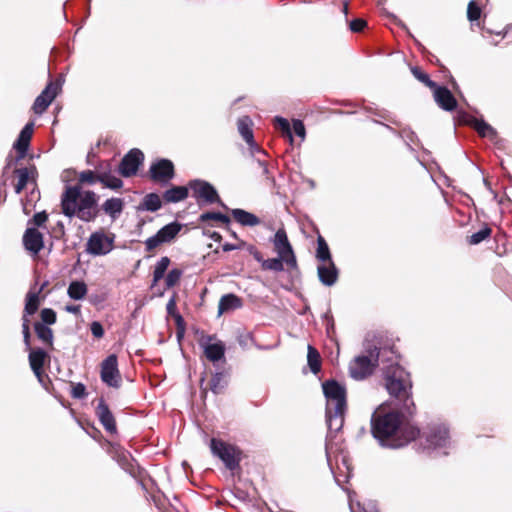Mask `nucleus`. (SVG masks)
Returning a JSON list of instances; mask_svg holds the SVG:
<instances>
[{"label":"nucleus","mask_w":512,"mask_h":512,"mask_svg":"<svg viewBox=\"0 0 512 512\" xmlns=\"http://www.w3.org/2000/svg\"><path fill=\"white\" fill-rule=\"evenodd\" d=\"M188 194V186H173L163 193V199L166 203H178L185 200Z\"/></svg>","instance_id":"obj_23"},{"label":"nucleus","mask_w":512,"mask_h":512,"mask_svg":"<svg viewBox=\"0 0 512 512\" xmlns=\"http://www.w3.org/2000/svg\"><path fill=\"white\" fill-rule=\"evenodd\" d=\"M285 258L278 256L277 258H270L263 261V270L274 272H282L284 270Z\"/></svg>","instance_id":"obj_40"},{"label":"nucleus","mask_w":512,"mask_h":512,"mask_svg":"<svg viewBox=\"0 0 512 512\" xmlns=\"http://www.w3.org/2000/svg\"><path fill=\"white\" fill-rule=\"evenodd\" d=\"M464 122L473 126L481 137H488L490 139H493L497 135L496 130L483 119L469 117V119H465Z\"/></svg>","instance_id":"obj_21"},{"label":"nucleus","mask_w":512,"mask_h":512,"mask_svg":"<svg viewBox=\"0 0 512 512\" xmlns=\"http://www.w3.org/2000/svg\"><path fill=\"white\" fill-rule=\"evenodd\" d=\"M200 222L204 223L209 220H216L220 221L224 224H228L230 222V219L227 215L222 214L220 212H205L200 215L199 217Z\"/></svg>","instance_id":"obj_44"},{"label":"nucleus","mask_w":512,"mask_h":512,"mask_svg":"<svg viewBox=\"0 0 512 512\" xmlns=\"http://www.w3.org/2000/svg\"><path fill=\"white\" fill-rule=\"evenodd\" d=\"M227 386L226 376L223 372H216L212 375L210 380V390L214 394L221 393Z\"/></svg>","instance_id":"obj_35"},{"label":"nucleus","mask_w":512,"mask_h":512,"mask_svg":"<svg viewBox=\"0 0 512 512\" xmlns=\"http://www.w3.org/2000/svg\"><path fill=\"white\" fill-rule=\"evenodd\" d=\"M377 116H379L380 118H382L386 121H389L392 124L398 125V122L394 118H392L391 115L387 114L386 112H379V113H377Z\"/></svg>","instance_id":"obj_60"},{"label":"nucleus","mask_w":512,"mask_h":512,"mask_svg":"<svg viewBox=\"0 0 512 512\" xmlns=\"http://www.w3.org/2000/svg\"><path fill=\"white\" fill-rule=\"evenodd\" d=\"M431 90L433 91L435 102L441 109L451 112L457 108V100L447 87L439 86L436 83V87H433Z\"/></svg>","instance_id":"obj_15"},{"label":"nucleus","mask_w":512,"mask_h":512,"mask_svg":"<svg viewBox=\"0 0 512 512\" xmlns=\"http://www.w3.org/2000/svg\"><path fill=\"white\" fill-rule=\"evenodd\" d=\"M95 413L98 420L108 433H116L117 427L114 415L103 398L99 400Z\"/></svg>","instance_id":"obj_16"},{"label":"nucleus","mask_w":512,"mask_h":512,"mask_svg":"<svg viewBox=\"0 0 512 512\" xmlns=\"http://www.w3.org/2000/svg\"><path fill=\"white\" fill-rule=\"evenodd\" d=\"M40 304L39 292H28L26 295L24 312L27 315H33L38 310Z\"/></svg>","instance_id":"obj_37"},{"label":"nucleus","mask_w":512,"mask_h":512,"mask_svg":"<svg viewBox=\"0 0 512 512\" xmlns=\"http://www.w3.org/2000/svg\"><path fill=\"white\" fill-rule=\"evenodd\" d=\"M87 395L86 387L83 383H76L72 386L71 396L75 399H83Z\"/></svg>","instance_id":"obj_51"},{"label":"nucleus","mask_w":512,"mask_h":512,"mask_svg":"<svg viewBox=\"0 0 512 512\" xmlns=\"http://www.w3.org/2000/svg\"><path fill=\"white\" fill-rule=\"evenodd\" d=\"M307 363L313 374H317L321 369V357L316 348L308 345Z\"/></svg>","instance_id":"obj_32"},{"label":"nucleus","mask_w":512,"mask_h":512,"mask_svg":"<svg viewBox=\"0 0 512 512\" xmlns=\"http://www.w3.org/2000/svg\"><path fill=\"white\" fill-rule=\"evenodd\" d=\"M116 459L119 465L125 470H127L128 467L131 465V456L128 452L124 450L117 451Z\"/></svg>","instance_id":"obj_49"},{"label":"nucleus","mask_w":512,"mask_h":512,"mask_svg":"<svg viewBox=\"0 0 512 512\" xmlns=\"http://www.w3.org/2000/svg\"><path fill=\"white\" fill-rule=\"evenodd\" d=\"M242 306L241 299L235 294H225L220 298L218 304V313L222 314L229 310H234Z\"/></svg>","instance_id":"obj_27"},{"label":"nucleus","mask_w":512,"mask_h":512,"mask_svg":"<svg viewBox=\"0 0 512 512\" xmlns=\"http://www.w3.org/2000/svg\"><path fill=\"white\" fill-rule=\"evenodd\" d=\"M98 199L94 191H82L80 185L67 186L61 196L62 213L68 218L92 222L99 214Z\"/></svg>","instance_id":"obj_3"},{"label":"nucleus","mask_w":512,"mask_h":512,"mask_svg":"<svg viewBox=\"0 0 512 512\" xmlns=\"http://www.w3.org/2000/svg\"><path fill=\"white\" fill-rule=\"evenodd\" d=\"M78 180L80 184H89L93 185L96 182H99L96 172L93 170H84L79 173Z\"/></svg>","instance_id":"obj_45"},{"label":"nucleus","mask_w":512,"mask_h":512,"mask_svg":"<svg viewBox=\"0 0 512 512\" xmlns=\"http://www.w3.org/2000/svg\"><path fill=\"white\" fill-rule=\"evenodd\" d=\"M425 448L440 455H447L451 446L448 428L445 425L430 426L425 432Z\"/></svg>","instance_id":"obj_5"},{"label":"nucleus","mask_w":512,"mask_h":512,"mask_svg":"<svg viewBox=\"0 0 512 512\" xmlns=\"http://www.w3.org/2000/svg\"><path fill=\"white\" fill-rule=\"evenodd\" d=\"M34 330H35V333L37 335V337L44 343V344H47L49 346H52L53 344V331L51 328H49L48 326L40 323V322H36L34 324Z\"/></svg>","instance_id":"obj_33"},{"label":"nucleus","mask_w":512,"mask_h":512,"mask_svg":"<svg viewBox=\"0 0 512 512\" xmlns=\"http://www.w3.org/2000/svg\"><path fill=\"white\" fill-rule=\"evenodd\" d=\"M90 330L95 338H102L104 335V328L98 321H93L90 325Z\"/></svg>","instance_id":"obj_54"},{"label":"nucleus","mask_w":512,"mask_h":512,"mask_svg":"<svg viewBox=\"0 0 512 512\" xmlns=\"http://www.w3.org/2000/svg\"><path fill=\"white\" fill-rule=\"evenodd\" d=\"M256 163L259 166V168L261 169V174L263 176H265L268 180H273V176L270 173V170H269V167H268L266 161L261 158H257Z\"/></svg>","instance_id":"obj_55"},{"label":"nucleus","mask_w":512,"mask_h":512,"mask_svg":"<svg viewBox=\"0 0 512 512\" xmlns=\"http://www.w3.org/2000/svg\"><path fill=\"white\" fill-rule=\"evenodd\" d=\"M467 17L471 22L477 21L481 17V8L474 0L468 4Z\"/></svg>","instance_id":"obj_46"},{"label":"nucleus","mask_w":512,"mask_h":512,"mask_svg":"<svg viewBox=\"0 0 512 512\" xmlns=\"http://www.w3.org/2000/svg\"><path fill=\"white\" fill-rule=\"evenodd\" d=\"M181 275L182 272L179 269L170 270L165 278L166 286L168 288L175 286L179 282Z\"/></svg>","instance_id":"obj_47"},{"label":"nucleus","mask_w":512,"mask_h":512,"mask_svg":"<svg viewBox=\"0 0 512 512\" xmlns=\"http://www.w3.org/2000/svg\"><path fill=\"white\" fill-rule=\"evenodd\" d=\"M323 394L326 399V410H346L347 393L344 385L334 379L322 383Z\"/></svg>","instance_id":"obj_4"},{"label":"nucleus","mask_w":512,"mask_h":512,"mask_svg":"<svg viewBox=\"0 0 512 512\" xmlns=\"http://www.w3.org/2000/svg\"><path fill=\"white\" fill-rule=\"evenodd\" d=\"M253 257L254 259L261 264V268L263 267V261H265L266 259L263 258L262 254L258 251H256L255 253H253Z\"/></svg>","instance_id":"obj_63"},{"label":"nucleus","mask_w":512,"mask_h":512,"mask_svg":"<svg viewBox=\"0 0 512 512\" xmlns=\"http://www.w3.org/2000/svg\"><path fill=\"white\" fill-rule=\"evenodd\" d=\"M397 359L398 354L393 347H378L366 340L364 352L355 356L349 363V375L354 380L362 381L373 374L380 361L391 363L385 368V372L391 366L399 365L396 362Z\"/></svg>","instance_id":"obj_2"},{"label":"nucleus","mask_w":512,"mask_h":512,"mask_svg":"<svg viewBox=\"0 0 512 512\" xmlns=\"http://www.w3.org/2000/svg\"><path fill=\"white\" fill-rule=\"evenodd\" d=\"M29 146H30L29 141L17 138V140L15 141V143L13 145V148L16 150L17 156L15 159H13L11 157L7 158V164H6V167L4 168V171L8 167H10L14 162H18L19 160L23 159L27 154Z\"/></svg>","instance_id":"obj_29"},{"label":"nucleus","mask_w":512,"mask_h":512,"mask_svg":"<svg viewBox=\"0 0 512 512\" xmlns=\"http://www.w3.org/2000/svg\"><path fill=\"white\" fill-rule=\"evenodd\" d=\"M272 242L278 256L285 258L287 266L292 269L297 268V260L293 248L288 240L287 233L283 228L277 230Z\"/></svg>","instance_id":"obj_9"},{"label":"nucleus","mask_w":512,"mask_h":512,"mask_svg":"<svg viewBox=\"0 0 512 512\" xmlns=\"http://www.w3.org/2000/svg\"><path fill=\"white\" fill-rule=\"evenodd\" d=\"M411 73L413 76L419 80L421 83H423L425 86L432 89L433 87H436V82L432 81L429 77V75L425 72H423L419 67H411Z\"/></svg>","instance_id":"obj_42"},{"label":"nucleus","mask_w":512,"mask_h":512,"mask_svg":"<svg viewBox=\"0 0 512 512\" xmlns=\"http://www.w3.org/2000/svg\"><path fill=\"white\" fill-rule=\"evenodd\" d=\"M275 127L279 131H281L283 137H286L289 142L292 144L294 141L292 129L290 126L289 121L286 118H283L281 116H276L274 119Z\"/></svg>","instance_id":"obj_36"},{"label":"nucleus","mask_w":512,"mask_h":512,"mask_svg":"<svg viewBox=\"0 0 512 512\" xmlns=\"http://www.w3.org/2000/svg\"><path fill=\"white\" fill-rule=\"evenodd\" d=\"M188 187L192 190L194 198L202 199L209 204L219 203L221 206L226 208V206L221 202L216 189L209 182L194 179L189 181Z\"/></svg>","instance_id":"obj_10"},{"label":"nucleus","mask_w":512,"mask_h":512,"mask_svg":"<svg viewBox=\"0 0 512 512\" xmlns=\"http://www.w3.org/2000/svg\"><path fill=\"white\" fill-rule=\"evenodd\" d=\"M316 258L322 264H325L326 262L333 261L330 253L329 246L326 242V240L319 235L317 238V250H316Z\"/></svg>","instance_id":"obj_31"},{"label":"nucleus","mask_w":512,"mask_h":512,"mask_svg":"<svg viewBox=\"0 0 512 512\" xmlns=\"http://www.w3.org/2000/svg\"><path fill=\"white\" fill-rule=\"evenodd\" d=\"M366 26V21L360 18L354 19L350 22V29L353 32H361Z\"/></svg>","instance_id":"obj_56"},{"label":"nucleus","mask_w":512,"mask_h":512,"mask_svg":"<svg viewBox=\"0 0 512 512\" xmlns=\"http://www.w3.org/2000/svg\"><path fill=\"white\" fill-rule=\"evenodd\" d=\"M30 320L27 317V314H24L22 317V332H25V327L29 328Z\"/></svg>","instance_id":"obj_64"},{"label":"nucleus","mask_w":512,"mask_h":512,"mask_svg":"<svg viewBox=\"0 0 512 512\" xmlns=\"http://www.w3.org/2000/svg\"><path fill=\"white\" fill-rule=\"evenodd\" d=\"M491 232H492V230L489 227L485 226L482 229H480L479 231L473 233L469 237L468 242L471 245H477V244L481 243L482 241H484L485 239H487L491 235Z\"/></svg>","instance_id":"obj_43"},{"label":"nucleus","mask_w":512,"mask_h":512,"mask_svg":"<svg viewBox=\"0 0 512 512\" xmlns=\"http://www.w3.org/2000/svg\"><path fill=\"white\" fill-rule=\"evenodd\" d=\"M384 385L389 400L371 417V432L379 445L397 449L406 446L419 435V429L411 423L416 413L410 373L400 365L385 371Z\"/></svg>","instance_id":"obj_1"},{"label":"nucleus","mask_w":512,"mask_h":512,"mask_svg":"<svg viewBox=\"0 0 512 512\" xmlns=\"http://www.w3.org/2000/svg\"><path fill=\"white\" fill-rule=\"evenodd\" d=\"M238 131L245 142L248 144L252 153H260L262 155H266V153L261 150L254 141L253 131H252V121L249 116H243L238 119Z\"/></svg>","instance_id":"obj_17"},{"label":"nucleus","mask_w":512,"mask_h":512,"mask_svg":"<svg viewBox=\"0 0 512 512\" xmlns=\"http://www.w3.org/2000/svg\"><path fill=\"white\" fill-rule=\"evenodd\" d=\"M204 354L209 361L215 363L224 359L225 345L222 341L206 344L204 345Z\"/></svg>","instance_id":"obj_22"},{"label":"nucleus","mask_w":512,"mask_h":512,"mask_svg":"<svg viewBox=\"0 0 512 512\" xmlns=\"http://www.w3.org/2000/svg\"><path fill=\"white\" fill-rule=\"evenodd\" d=\"M183 225L177 221L163 226L158 232L146 239L145 249L148 252L153 251L159 245L171 242L181 231Z\"/></svg>","instance_id":"obj_6"},{"label":"nucleus","mask_w":512,"mask_h":512,"mask_svg":"<svg viewBox=\"0 0 512 512\" xmlns=\"http://www.w3.org/2000/svg\"><path fill=\"white\" fill-rule=\"evenodd\" d=\"M42 324L48 326L56 322V313L51 308H44L41 311Z\"/></svg>","instance_id":"obj_48"},{"label":"nucleus","mask_w":512,"mask_h":512,"mask_svg":"<svg viewBox=\"0 0 512 512\" xmlns=\"http://www.w3.org/2000/svg\"><path fill=\"white\" fill-rule=\"evenodd\" d=\"M144 160V154L141 150L131 149L120 161L118 171L123 177H131L138 171L139 166Z\"/></svg>","instance_id":"obj_12"},{"label":"nucleus","mask_w":512,"mask_h":512,"mask_svg":"<svg viewBox=\"0 0 512 512\" xmlns=\"http://www.w3.org/2000/svg\"><path fill=\"white\" fill-rule=\"evenodd\" d=\"M65 311L78 315L80 314V305H66Z\"/></svg>","instance_id":"obj_61"},{"label":"nucleus","mask_w":512,"mask_h":512,"mask_svg":"<svg viewBox=\"0 0 512 512\" xmlns=\"http://www.w3.org/2000/svg\"><path fill=\"white\" fill-rule=\"evenodd\" d=\"M387 129H389L391 132H393L395 135L402 138L406 144L411 148V144H414L417 140V135L415 132L410 130L409 128H404L400 131H396L393 128H391L389 125H385Z\"/></svg>","instance_id":"obj_41"},{"label":"nucleus","mask_w":512,"mask_h":512,"mask_svg":"<svg viewBox=\"0 0 512 512\" xmlns=\"http://www.w3.org/2000/svg\"><path fill=\"white\" fill-rule=\"evenodd\" d=\"M161 206V198L156 193L147 194L142 202V208L150 212L158 211L161 208Z\"/></svg>","instance_id":"obj_34"},{"label":"nucleus","mask_w":512,"mask_h":512,"mask_svg":"<svg viewBox=\"0 0 512 512\" xmlns=\"http://www.w3.org/2000/svg\"><path fill=\"white\" fill-rule=\"evenodd\" d=\"M239 248H240L239 246L231 244V243H225L222 246V249H223L224 252L233 251V250H236V249H239Z\"/></svg>","instance_id":"obj_62"},{"label":"nucleus","mask_w":512,"mask_h":512,"mask_svg":"<svg viewBox=\"0 0 512 512\" xmlns=\"http://www.w3.org/2000/svg\"><path fill=\"white\" fill-rule=\"evenodd\" d=\"M26 250L37 255L44 247L43 234L34 227H28L23 235Z\"/></svg>","instance_id":"obj_18"},{"label":"nucleus","mask_w":512,"mask_h":512,"mask_svg":"<svg viewBox=\"0 0 512 512\" xmlns=\"http://www.w3.org/2000/svg\"><path fill=\"white\" fill-rule=\"evenodd\" d=\"M61 86L59 83L50 81L44 90L36 97L32 109L35 114H43L52 101L57 97Z\"/></svg>","instance_id":"obj_11"},{"label":"nucleus","mask_w":512,"mask_h":512,"mask_svg":"<svg viewBox=\"0 0 512 512\" xmlns=\"http://www.w3.org/2000/svg\"><path fill=\"white\" fill-rule=\"evenodd\" d=\"M100 378L104 384L112 388H119L122 378L118 369V360L115 354L106 357L101 363Z\"/></svg>","instance_id":"obj_8"},{"label":"nucleus","mask_w":512,"mask_h":512,"mask_svg":"<svg viewBox=\"0 0 512 512\" xmlns=\"http://www.w3.org/2000/svg\"><path fill=\"white\" fill-rule=\"evenodd\" d=\"M317 273L319 281L325 286H333L338 280L339 271L333 261L318 265Z\"/></svg>","instance_id":"obj_19"},{"label":"nucleus","mask_w":512,"mask_h":512,"mask_svg":"<svg viewBox=\"0 0 512 512\" xmlns=\"http://www.w3.org/2000/svg\"><path fill=\"white\" fill-rule=\"evenodd\" d=\"M346 410H326V424L329 435L336 433L343 427Z\"/></svg>","instance_id":"obj_20"},{"label":"nucleus","mask_w":512,"mask_h":512,"mask_svg":"<svg viewBox=\"0 0 512 512\" xmlns=\"http://www.w3.org/2000/svg\"><path fill=\"white\" fill-rule=\"evenodd\" d=\"M23 333V341H24V344L26 346V349L27 350H32L31 349V344H30V328H27L25 327V332H22Z\"/></svg>","instance_id":"obj_59"},{"label":"nucleus","mask_w":512,"mask_h":512,"mask_svg":"<svg viewBox=\"0 0 512 512\" xmlns=\"http://www.w3.org/2000/svg\"><path fill=\"white\" fill-rule=\"evenodd\" d=\"M48 358V353L42 348L32 349L29 352V364L32 370H41L44 366L45 360Z\"/></svg>","instance_id":"obj_28"},{"label":"nucleus","mask_w":512,"mask_h":512,"mask_svg":"<svg viewBox=\"0 0 512 512\" xmlns=\"http://www.w3.org/2000/svg\"><path fill=\"white\" fill-rule=\"evenodd\" d=\"M113 249V239L102 232L91 234L87 241L86 251L91 255H106Z\"/></svg>","instance_id":"obj_13"},{"label":"nucleus","mask_w":512,"mask_h":512,"mask_svg":"<svg viewBox=\"0 0 512 512\" xmlns=\"http://www.w3.org/2000/svg\"><path fill=\"white\" fill-rule=\"evenodd\" d=\"M293 132L303 141L306 137V130L303 122L299 119L293 120Z\"/></svg>","instance_id":"obj_53"},{"label":"nucleus","mask_w":512,"mask_h":512,"mask_svg":"<svg viewBox=\"0 0 512 512\" xmlns=\"http://www.w3.org/2000/svg\"><path fill=\"white\" fill-rule=\"evenodd\" d=\"M99 182L102 183L104 187L113 190L120 189L123 186V181L120 178L111 174V172L109 174L101 173V176L99 177Z\"/></svg>","instance_id":"obj_38"},{"label":"nucleus","mask_w":512,"mask_h":512,"mask_svg":"<svg viewBox=\"0 0 512 512\" xmlns=\"http://www.w3.org/2000/svg\"><path fill=\"white\" fill-rule=\"evenodd\" d=\"M231 214L242 226L254 227L260 224V219L256 215L243 209H233Z\"/></svg>","instance_id":"obj_25"},{"label":"nucleus","mask_w":512,"mask_h":512,"mask_svg":"<svg viewBox=\"0 0 512 512\" xmlns=\"http://www.w3.org/2000/svg\"><path fill=\"white\" fill-rule=\"evenodd\" d=\"M67 294L73 300H81L87 294V286L83 281H72L68 286Z\"/></svg>","instance_id":"obj_30"},{"label":"nucleus","mask_w":512,"mask_h":512,"mask_svg":"<svg viewBox=\"0 0 512 512\" xmlns=\"http://www.w3.org/2000/svg\"><path fill=\"white\" fill-rule=\"evenodd\" d=\"M124 207V202L121 198H110L107 199L103 205L102 210L111 217L112 220L118 218V216L122 213Z\"/></svg>","instance_id":"obj_26"},{"label":"nucleus","mask_w":512,"mask_h":512,"mask_svg":"<svg viewBox=\"0 0 512 512\" xmlns=\"http://www.w3.org/2000/svg\"><path fill=\"white\" fill-rule=\"evenodd\" d=\"M33 131H34V122L30 121V122L26 123L25 126L22 128V130L20 131V133L18 135V138L30 142L32 135H33Z\"/></svg>","instance_id":"obj_50"},{"label":"nucleus","mask_w":512,"mask_h":512,"mask_svg":"<svg viewBox=\"0 0 512 512\" xmlns=\"http://www.w3.org/2000/svg\"><path fill=\"white\" fill-rule=\"evenodd\" d=\"M48 220V214L46 211H41L36 213L31 220H29V224H34L35 226L41 227Z\"/></svg>","instance_id":"obj_52"},{"label":"nucleus","mask_w":512,"mask_h":512,"mask_svg":"<svg viewBox=\"0 0 512 512\" xmlns=\"http://www.w3.org/2000/svg\"><path fill=\"white\" fill-rule=\"evenodd\" d=\"M170 264V259L167 256L161 257L160 260L156 263L154 271H153V283H157L160 281Z\"/></svg>","instance_id":"obj_39"},{"label":"nucleus","mask_w":512,"mask_h":512,"mask_svg":"<svg viewBox=\"0 0 512 512\" xmlns=\"http://www.w3.org/2000/svg\"><path fill=\"white\" fill-rule=\"evenodd\" d=\"M97 177L101 176V173L109 174L111 172V166L108 162H101L96 167L95 170Z\"/></svg>","instance_id":"obj_57"},{"label":"nucleus","mask_w":512,"mask_h":512,"mask_svg":"<svg viewBox=\"0 0 512 512\" xmlns=\"http://www.w3.org/2000/svg\"><path fill=\"white\" fill-rule=\"evenodd\" d=\"M152 180L167 184L174 177V165L168 159H159L149 169Z\"/></svg>","instance_id":"obj_14"},{"label":"nucleus","mask_w":512,"mask_h":512,"mask_svg":"<svg viewBox=\"0 0 512 512\" xmlns=\"http://www.w3.org/2000/svg\"><path fill=\"white\" fill-rule=\"evenodd\" d=\"M166 309H167V312H168V314H169V315H172V316H173V315H175V313H177V312H176V301H175V298H174V297H172V298L168 301V303H167V305H166Z\"/></svg>","instance_id":"obj_58"},{"label":"nucleus","mask_w":512,"mask_h":512,"mask_svg":"<svg viewBox=\"0 0 512 512\" xmlns=\"http://www.w3.org/2000/svg\"><path fill=\"white\" fill-rule=\"evenodd\" d=\"M14 173L17 175L18 178L17 184L15 185V193L20 194L28 184L29 180L34 177V174L36 173V168L35 166H32L30 168H18L14 170Z\"/></svg>","instance_id":"obj_24"},{"label":"nucleus","mask_w":512,"mask_h":512,"mask_svg":"<svg viewBox=\"0 0 512 512\" xmlns=\"http://www.w3.org/2000/svg\"><path fill=\"white\" fill-rule=\"evenodd\" d=\"M210 448L213 455L220 458L229 470H234L239 466L240 459L236 455V448L222 440L212 438Z\"/></svg>","instance_id":"obj_7"}]
</instances>
